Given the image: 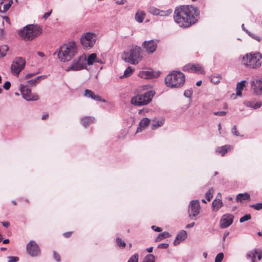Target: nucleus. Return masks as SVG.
I'll list each match as a JSON object with an SVG mask.
<instances>
[{"instance_id":"nucleus-15","label":"nucleus","mask_w":262,"mask_h":262,"mask_svg":"<svg viewBox=\"0 0 262 262\" xmlns=\"http://www.w3.org/2000/svg\"><path fill=\"white\" fill-rule=\"evenodd\" d=\"M233 219L234 216L231 214H225L223 215L220 220V227L222 229L228 227L233 223Z\"/></svg>"},{"instance_id":"nucleus-47","label":"nucleus","mask_w":262,"mask_h":262,"mask_svg":"<svg viewBox=\"0 0 262 262\" xmlns=\"http://www.w3.org/2000/svg\"><path fill=\"white\" fill-rule=\"evenodd\" d=\"M192 94V90L191 89L185 90L184 93V95L185 96V97L188 98H191Z\"/></svg>"},{"instance_id":"nucleus-41","label":"nucleus","mask_w":262,"mask_h":262,"mask_svg":"<svg viewBox=\"0 0 262 262\" xmlns=\"http://www.w3.org/2000/svg\"><path fill=\"white\" fill-rule=\"evenodd\" d=\"M246 33L253 39L257 40L258 42L260 41L261 38L259 36L249 32L248 30H246Z\"/></svg>"},{"instance_id":"nucleus-30","label":"nucleus","mask_w":262,"mask_h":262,"mask_svg":"<svg viewBox=\"0 0 262 262\" xmlns=\"http://www.w3.org/2000/svg\"><path fill=\"white\" fill-rule=\"evenodd\" d=\"M44 77H45V76L43 75L37 76L34 79L27 81V83L30 86L35 85L39 82L40 79Z\"/></svg>"},{"instance_id":"nucleus-31","label":"nucleus","mask_w":262,"mask_h":262,"mask_svg":"<svg viewBox=\"0 0 262 262\" xmlns=\"http://www.w3.org/2000/svg\"><path fill=\"white\" fill-rule=\"evenodd\" d=\"M96 60V54L95 53H92L89 55L88 58H86V62L88 65H92L94 62L95 60Z\"/></svg>"},{"instance_id":"nucleus-4","label":"nucleus","mask_w":262,"mask_h":262,"mask_svg":"<svg viewBox=\"0 0 262 262\" xmlns=\"http://www.w3.org/2000/svg\"><path fill=\"white\" fill-rule=\"evenodd\" d=\"M261 58L262 54L260 52L247 53L243 56L241 63L247 68L257 69L261 65Z\"/></svg>"},{"instance_id":"nucleus-26","label":"nucleus","mask_w":262,"mask_h":262,"mask_svg":"<svg viewBox=\"0 0 262 262\" xmlns=\"http://www.w3.org/2000/svg\"><path fill=\"white\" fill-rule=\"evenodd\" d=\"M230 149V146L226 145L223 146L219 147L216 152L221 154L222 156H224Z\"/></svg>"},{"instance_id":"nucleus-25","label":"nucleus","mask_w":262,"mask_h":262,"mask_svg":"<svg viewBox=\"0 0 262 262\" xmlns=\"http://www.w3.org/2000/svg\"><path fill=\"white\" fill-rule=\"evenodd\" d=\"M223 206V202L220 199H215L212 203V209L214 211H218Z\"/></svg>"},{"instance_id":"nucleus-48","label":"nucleus","mask_w":262,"mask_h":262,"mask_svg":"<svg viewBox=\"0 0 262 262\" xmlns=\"http://www.w3.org/2000/svg\"><path fill=\"white\" fill-rule=\"evenodd\" d=\"M127 262H138V254H134L128 260Z\"/></svg>"},{"instance_id":"nucleus-5","label":"nucleus","mask_w":262,"mask_h":262,"mask_svg":"<svg viewBox=\"0 0 262 262\" xmlns=\"http://www.w3.org/2000/svg\"><path fill=\"white\" fill-rule=\"evenodd\" d=\"M42 32L40 26L37 25H28L19 30L18 34L25 40H32L39 36Z\"/></svg>"},{"instance_id":"nucleus-34","label":"nucleus","mask_w":262,"mask_h":262,"mask_svg":"<svg viewBox=\"0 0 262 262\" xmlns=\"http://www.w3.org/2000/svg\"><path fill=\"white\" fill-rule=\"evenodd\" d=\"M170 236V234L167 232H164L160 233L156 239V242H159L164 238H167Z\"/></svg>"},{"instance_id":"nucleus-18","label":"nucleus","mask_w":262,"mask_h":262,"mask_svg":"<svg viewBox=\"0 0 262 262\" xmlns=\"http://www.w3.org/2000/svg\"><path fill=\"white\" fill-rule=\"evenodd\" d=\"M84 96L88 98H90L95 101L100 102H105V100L102 99L100 96L96 95L94 92L91 90L86 89L84 91Z\"/></svg>"},{"instance_id":"nucleus-62","label":"nucleus","mask_w":262,"mask_h":262,"mask_svg":"<svg viewBox=\"0 0 262 262\" xmlns=\"http://www.w3.org/2000/svg\"><path fill=\"white\" fill-rule=\"evenodd\" d=\"M34 75V74H33V73H29V74H28L26 75V76H25V79H29L31 77H32Z\"/></svg>"},{"instance_id":"nucleus-16","label":"nucleus","mask_w":262,"mask_h":262,"mask_svg":"<svg viewBox=\"0 0 262 262\" xmlns=\"http://www.w3.org/2000/svg\"><path fill=\"white\" fill-rule=\"evenodd\" d=\"M184 71L188 72H194L198 74H204L205 73L203 68L199 64H188L183 68Z\"/></svg>"},{"instance_id":"nucleus-24","label":"nucleus","mask_w":262,"mask_h":262,"mask_svg":"<svg viewBox=\"0 0 262 262\" xmlns=\"http://www.w3.org/2000/svg\"><path fill=\"white\" fill-rule=\"evenodd\" d=\"M236 201L242 203L243 201H250V195L247 192L239 193L236 196Z\"/></svg>"},{"instance_id":"nucleus-21","label":"nucleus","mask_w":262,"mask_h":262,"mask_svg":"<svg viewBox=\"0 0 262 262\" xmlns=\"http://www.w3.org/2000/svg\"><path fill=\"white\" fill-rule=\"evenodd\" d=\"M187 235V232L185 230H182L176 236V239L173 242V244L175 246L179 244L180 242L183 241L186 238Z\"/></svg>"},{"instance_id":"nucleus-63","label":"nucleus","mask_w":262,"mask_h":262,"mask_svg":"<svg viewBox=\"0 0 262 262\" xmlns=\"http://www.w3.org/2000/svg\"><path fill=\"white\" fill-rule=\"evenodd\" d=\"M258 256H257V259L260 260L262 258V252H258Z\"/></svg>"},{"instance_id":"nucleus-27","label":"nucleus","mask_w":262,"mask_h":262,"mask_svg":"<svg viewBox=\"0 0 262 262\" xmlns=\"http://www.w3.org/2000/svg\"><path fill=\"white\" fill-rule=\"evenodd\" d=\"M248 107L253 109H257L261 107V102L260 101L255 102L254 101H248L246 103Z\"/></svg>"},{"instance_id":"nucleus-29","label":"nucleus","mask_w":262,"mask_h":262,"mask_svg":"<svg viewBox=\"0 0 262 262\" xmlns=\"http://www.w3.org/2000/svg\"><path fill=\"white\" fill-rule=\"evenodd\" d=\"M145 16V13L143 11H138L135 15V19L138 23L143 22Z\"/></svg>"},{"instance_id":"nucleus-3","label":"nucleus","mask_w":262,"mask_h":262,"mask_svg":"<svg viewBox=\"0 0 262 262\" xmlns=\"http://www.w3.org/2000/svg\"><path fill=\"white\" fill-rule=\"evenodd\" d=\"M185 81L184 74L180 71H173L165 78V83L167 86L171 88L182 87Z\"/></svg>"},{"instance_id":"nucleus-61","label":"nucleus","mask_w":262,"mask_h":262,"mask_svg":"<svg viewBox=\"0 0 262 262\" xmlns=\"http://www.w3.org/2000/svg\"><path fill=\"white\" fill-rule=\"evenodd\" d=\"M194 224H195V223H194V222H192V223H191L188 224H187V225H186V228H191V227H193V226H194Z\"/></svg>"},{"instance_id":"nucleus-6","label":"nucleus","mask_w":262,"mask_h":262,"mask_svg":"<svg viewBox=\"0 0 262 262\" xmlns=\"http://www.w3.org/2000/svg\"><path fill=\"white\" fill-rule=\"evenodd\" d=\"M142 49L137 46H133L128 51H124L122 55V59L124 61L136 64L142 59Z\"/></svg>"},{"instance_id":"nucleus-22","label":"nucleus","mask_w":262,"mask_h":262,"mask_svg":"<svg viewBox=\"0 0 262 262\" xmlns=\"http://www.w3.org/2000/svg\"><path fill=\"white\" fill-rule=\"evenodd\" d=\"M95 121L94 117L85 116L81 119V123L84 127H86L91 123L95 122Z\"/></svg>"},{"instance_id":"nucleus-36","label":"nucleus","mask_w":262,"mask_h":262,"mask_svg":"<svg viewBox=\"0 0 262 262\" xmlns=\"http://www.w3.org/2000/svg\"><path fill=\"white\" fill-rule=\"evenodd\" d=\"M164 120L161 119L158 120L155 122V123H153L151 124V127L152 129H155L158 127H160L163 125L164 124Z\"/></svg>"},{"instance_id":"nucleus-38","label":"nucleus","mask_w":262,"mask_h":262,"mask_svg":"<svg viewBox=\"0 0 262 262\" xmlns=\"http://www.w3.org/2000/svg\"><path fill=\"white\" fill-rule=\"evenodd\" d=\"M172 10L171 9L166 10H162L160 9L159 15L161 16H167L171 14Z\"/></svg>"},{"instance_id":"nucleus-40","label":"nucleus","mask_w":262,"mask_h":262,"mask_svg":"<svg viewBox=\"0 0 262 262\" xmlns=\"http://www.w3.org/2000/svg\"><path fill=\"white\" fill-rule=\"evenodd\" d=\"M213 191L214 190L213 188H210L206 193L205 197L208 201H210L211 199L212 198Z\"/></svg>"},{"instance_id":"nucleus-11","label":"nucleus","mask_w":262,"mask_h":262,"mask_svg":"<svg viewBox=\"0 0 262 262\" xmlns=\"http://www.w3.org/2000/svg\"><path fill=\"white\" fill-rule=\"evenodd\" d=\"M200 210V205L198 200L191 201L188 206V214L189 217L195 220L196 216L199 214Z\"/></svg>"},{"instance_id":"nucleus-19","label":"nucleus","mask_w":262,"mask_h":262,"mask_svg":"<svg viewBox=\"0 0 262 262\" xmlns=\"http://www.w3.org/2000/svg\"><path fill=\"white\" fill-rule=\"evenodd\" d=\"M12 4V0H0V13H5L9 9Z\"/></svg>"},{"instance_id":"nucleus-43","label":"nucleus","mask_w":262,"mask_h":262,"mask_svg":"<svg viewBox=\"0 0 262 262\" xmlns=\"http://www.w3.org/2000/svg\"><path fill=\"white\" fill-rule=\"evenodd\" d=\"M249 206L256 210H260L262 209V203H257L256 204H251Z\"/></svg>"},{"instance_id":"nucleus-14","label":"nucleus","mask_w":262,"mask_h":262,"mask_svg":"<svg viewBox=\"0 0 262 262\" xmlns=\"http://www.w3.org/2000/svg\"><path fill=\"white\" fill-rule=\"evenodd\" d=\"M158 42V40L145 41L142 43V47L148 54H151L156 51Z\"/></svg>"},{"instance_id":"nucleus-64","label":"nucleus","mask_w":262,"mask_h":262,"mask_svg":"<svg viewBox=\"0 0 262 262\" xmlns=\"http://www.w3.org/2000/svg\"><path fill=\"white\" fill-rule=\"evenodd\" d=\"M236 95L238 96H242V90H236Z\"/></svg>"},{"instance_id":"nucleus-49","label":"nucleus","mask_w":262,"mask_h":262,"mask_svg":"<svg viewBox=\"0 0 262 262\" xmlns=\"http://www.w3.org/2000/svg\"><path fill=\"white\" fill-rule=\"evenodd\" d=\"M8 262H17L18 261L19 258L16 256H9Z\"/></svg>"},{"instance_id":"nucleus-52","label":"nucleus","mask_w":262,"mask_h":262,"mask_svg":"<svg viewBox=\"0 0 262 262\" xmlns=\"http://www.w3.org/2000/svg\"><path fill=\"white\" fill-rule=\"evenodd\" d=\"M11 86V83L9 81H7L5 82L3 88L6 90H8L10 89Z\"/></svg>"},{"instance_id":"nucleus-42","label":"nucleus","mask_w":262,"mask_h":262,"mask_svg":"<svg viewBox=\"0 0 262 262\" xmlns=\"http://www.w3.org/2000/svg\"><path fill=\"white\" fill-rule=\"evenodd\" d=\"M116 243L119 247L124 248L126 246L125 242L120 237H117L116 238Z\"/></svg>"},{"instance_id":"nucleus-7","label":"nucleus","mask_w":262,"mask_h":262,"mask_svg":"<svg viewBox=\"0 0 262 262\" xmlns=\"http://www.w3.org/2000/svg\"><path fill=\"white\" fill-rule=\"evenodd\" d=\"M155 94L154 91L150 90L144 94L137 95L132 98L130 102L137 106L147 105L151 101Z\"/></svg>"},{"instance_id":"nucleus-46","label":"nucleus","mask_w":262,"mask_h":262,"mask_svg":"<svg viewBox=\"0 0 262 262\" xmlns=\"http://www.w3.org/2000/svg\"><path fill=\"white\" fill-rule=\"evenodd\" d=\"M251 218V216L250 214H247L245 215H244L243 216H242L240 219H239V222L240 223H243L245 221H247L249 220H250Z\"/></svg>"},{"instance_id":"nucleus-9","label":"nucleus","mask_w":262,"mask_h":262,"mask_svg":"<svg viewBox=\"0 0 262 262\" xmlns=\"http://www.w3.org/2000/svg\"><path fill=\"white\" fill-rule=\"evenodd\" d=\"M86 56L82 55L74 59L71 64L66 69V71L67 72L70 71H79L83 69H86Z\"/></svg>"},{"instance_id":"nucleus-8","label":"nucleus","mask_w":262,"mask_h":262,"mask_svg":"<svg viewBox=\"0 0 262 262\" xmlns=\"http://www.w3.org/2000/svg\"><path fill=\"white\" fill-rule=\"evenodd\" d=\"M97 35L92 32L84 33L80 38V43L84 49H91L95 45Z\"/></svg>"},{"instance_id":"nucleus-17","label":"nucleus","mask_w":262,"mask_h":262,"mask_svg":"<svg viewBox=\"0 0 262 262\" xmlns=\"http://www.w3.org/2000/svg\"><path fill=\"white\" fill-rule=\"evenodd\" d=\"M251 86L254 93L259 95L262 94V77L260 79H255L251 81Z\"/></svg>"},{"instance_id":"nucleus-33","label":"nucleus","mask_w":262,"mask_h":262,"mask_svg":"<svg viewBox=\"0 0 262 262\" xmlns=\"http://www.w3.org/2000/svg\"><path fill=\"white\" fill-rule=\"evenodd\" d=\"M134 71V69L131 67H128L127 68V69L125 70L124 72V75L123 76H121L120 77V78H122L123 77H129L132 75V74Z\"/></svg>"},{"instance_id":"nucleus-23","label":"nucleus","mask_w":262,"mask_h":262,"mask_svg":"<svg viewBox=\"0 0 262 262\" xmlns=\"http://www.w3.org/2000/svg\"><path fill=\"white\" fill-rule=\"evenodd\" d=\"M150 120L147 118H143L139 122V126L137 127L136 133L140 132L145 127L147 126L149 123Z\"/></svg>"},{"instance_id":"nucleus-44","label":"nucleus","mask_w":262,"mask_h":262,"mask_svg":"<svg viewBox=\"0 0 262 262\" xmlns=\"http://www.w3.org/2000/svg\"><path fill=\"white\" fill-rule=\"evenodd\" d=\"M245 80H242L241 82H238L236 84V90H239L242 91L245 86Z\"/></svg>"},{"instance_id":"nucleus-20","label":"nucleus","mask_w":262,"mask_h":262,"mask_svg":"<svg viewBox=\"0 0 262 262\" xmlns=\"http://www.w3.org/2000/svg\"><path fill=\"white\" fill-rule=\"evenodd\" d=\"M160 72H157L156 74L152 71H141L139 73V76L142 78L148 79L157 77L159 76Z\"/></svg>"},{"instance_id":"nucleus-12","label":"nucleus","mask_w":262,"mask_h":262,"mask_svg":"<svg viewBox=\"0 0 262 262\" xmlns=\"http://www.w3.org/2000/svg\"><path fill=\"white\" fill-rule=\"evenodd\" d=\"M19 89L22 97L27 101H36L39 99L38 95L32 93L31 90L27 85L21 84Z\"/></svg>"},{"instance_id":"nucleus-50","label":"nucleus","mask_w":262,"mask_h":262,"mask_svg":"<svg viewBox=\"0 0 262 262\" xmlns=\"http://www.w3.org/2000/svg\"><path fill=\"white\" fill-rule=\"evenodd\" d=\"M53 257H54V259L57 262H60V256L55 251H54V252H53Z\"/></svg>"},{"instance_id":"nucleus-35","label":"nucleus","mask_w":262,"mask_h":262,"mask_svg":"<svg viewBox=\"0 0 262 262\" xmlns=\"http://www.w3.org/2000/svg\"><path fill=\"white\" fill-rule=\"evenodd\" d=\"M160 9L153 7L149 6L148 8V12L152 15L158 16L159 14Z\"/></svg>"},{"instance_id":"nucleus-28","label":"nucleus","mask_w":262,"mask_h":262,"mask_svg":"<svg viewBox=\"0 0 262 262\" xmlns=\"http://www.w3.org/2000/svg\"><path fill=\"white\" fill-rule=\"evenodd\" d=\"M222 76L221 74H215L210 77V80L211 82L215 84H219L220 82Z\"/></svg>"},{"instance_id":"nucleus-58","label":"nucleus","mask_w":262,"mask_h":262,"mask_svg":"<svg viewBox=\"0 0 262 262\" xmlns=\"http://www.w3.org/2000/svg\"><path fill=\"white\" fill-rule=\"evenodd\" d=\"M72 232H67L63 233V236L66 237L68 238L71 236L72 235Z\"/></svg>"},{"instance_id":"nucleus-54","label":"nucleus","mask_w":262,"mask_h":262,"mask_svg":"<svg viewBox=\"0 0 262 262\" xmlns=\"http://www.w3.org/2000/svg\"><path fill=\"white\" fill-rule=\"evenodd\" d=\"M169 244L167 243H162L158 245V248L160 249H166L168 247Z\"/></svg>"},{"instance_id":"nucleus-59","label":"nucleus","mask_w":262,"mask_h":262,"mask_svg":"<svg viewBox=\"0 0 262 262\" xmlns=\"http://www.w3.org/2000/svg\"><path fill=\"white\" fill-rule=\"evenodd\" d=\"M126 2L125 0L117 1L116 3L118 5H123Z\"/></svg>"},{"instance_id":"nucleus-2","label":"nucleus","mask_w":262,"mask_h":262,"mask_svg":"<svg viewBox=\"0 0 262 262\" xmlns=\"http://www.w3.org/2000/svg\"><path fill=\"white\" fill-rule=\"evenodd\" d=\"M77 53V47L74 41L69 42L62 45L59 51H56L54 55L57 54L58 58L62 62L70 61Z\"/></svg>"},{"instance_id":"nucleus-13","label":"nucleus","mask_w":262,"mask_h":262,"mask_svg":"<svg viewBox=\"0 0 262 262\" xmlns=\"http://www.w3.org/2000/svg\"><path fill=\"white\" fill-rule=\"evenodd\" d=\"M26 249L29 255L32 257L37 256L40 254L39 246L34 241H31L27 245Z\"/></svg>"},{"instance_id":"nucleus-1","label":"nucleus","mask_w":262,"mask_h":262,"mask_svg":"<svg viewBox=\"0 0 262 262\" xmlns=\"http://www.w3.org/2000/svg\"><path fill=\"white\" fill-rule=\"evenodd\" d=\"M199 11L192 6H181L175 9L173 18L180 27L187 28L198 20Z\"/></svg>"},{"instance_id":"nucleus-39","label":"nucleus","mask_w":262,"mask_h":262,"mask_svg":"<svg viewBox=\"0 0 262 262\" xmlns=\"http://www.w3.org/2000/svg\"><path fill=\"white\" fill-rule=\"evenodd\" d=\"M143 262H155V256L152 254H147L144 257Z\"/></svg>"},{"instance_id":"nucleus-51","label":"nucleus","mask_w":262,"mask_h":262,"mask_svg":"<svg viewBox=\"0 0 262 262\" xmlns=\"http://www.w3.org/2000/svg\"><path fill=\"white\" fill-rule=\"evenodd\" d=\"M227 114V112L225 111H219V112H213V114L216 116H225Z\"/></svg>"},{"instance_id":"nucleus-53","label":"nucleus","mask_w":262,"mask_h":262,"mask_svg":"<svg viewBox=\"0 0 262 262\" xmlns=\"http://www.w3.org/2000/svg\"><path fill=\"white\" fill-rule=\"evenodd\" d=\"M232 133L236 136H239V134L238 133L237 130L236 129V125H234L233 126V127L232 128Z\"/></svg>"},{"instance_id":"nucleus-10","label":"nucleus","mask_w":262,"mask_h":262,"mask_svg":"<svg viewBox=\"0 0 262 262\" xmlns=\"http://www.w3.org/2000/svg\"><path fill=\"white\" fill-rule=\"evenodd\" d=\"M26 66V61L22 57H17L13 61L11 66V73L18 76L20 72L24 70Z\"/></svg>"},{"instance_id":"nucleus-56","label":"nucleus","mask_w":262,"mask_h":262,"mask_svg":"<svg viewBox=\"0 0 262 262\" xmlns=\"http://www.w3.org/2000/svg\"><path fill=\"white\" fill-rule=\"evenodd\" d=\"M51 12L52 11L51 10L50 12L45 13L43 16V18H45V19L48 18L50 16V15L51 14Z\"/></svg>"},{"instance_id":"nucleus-60","label":"nucleus","mask_w":262,"mask_h":262,"mask_svg":"<svg viewBox=\"0 0 262 262\" xmlns=\"http://www.w3.org/2000/svg\"><path fill=\"white\" fill-rule=\"evenodd\" d=\"M2 224L4 227L6 228L10 226V223L8 222H3L2 223Z\"/></svg>"},{"instance_id":"nucleus-55","label":"nucleus","mask_w":262,"mask_h":262,"mask_svg":"<svg viewBox=\"0 0 262 262\" xmlns=\"http://www.w3.org/2000/svg\"><path fill=\"white\" fill-rule=\"evenodd\" d=\"M151 229L157 232H161L162 230V229L161 228L157 227L155 225H152L151 226Z\"/></svg>"},{"instance_id":"nucleus-57","label":"nucleus","mask_w":262,"mask_h":262,"mask_svg":"<svg viewBox=\"0 0 262 262\" xmlns=\"http://www.w3.org/2000/svg\"><path fill=\"white\" fill-rule=\"evenodd\" d=\"M229 232H226L224 233L223 237V245H224V243L225 241L226 237L229 235Z\"/></svg>"},{"instance_id":"nucleus-37","label":"nucleus","mask_w":262,"mask_h":262,"mask_svg":"<svg viewBox=\"0 0 262 262\" xmlns=\"http://www.w3.org/2000/svg\"><path fill=\"white\" fill-rule=\"evenodd\" d=\"M9 48L7 45H3L0 46V57H4L6 55Z\"/></svg>"},{"instance_id":"nucleus-45","label":"nucleus","mask_w":262,"mask_h":262,"mask_svg":"<svg viewBox=\"0 0 262 262\" xmlns=\"http://www.w3.org/2000/svg\"><path fill=\"white\" fill-rule=\"evenodd\" d=\"M224 258V254L222 252L218 253L215 258V262H222Z\"/></svg>"},{"instance_id":"nucleus-32","label":"nucleus","mask_w":262,"mask_h":262,"mask_svg":"<svg viewBox=\"0 0 262 262\" xmlns=\"http://www.w3.org/2000/svg\"><path fill=\"white\" fill-rule=\"evenodd\" d=\"M258 253V251L256 249L249 251L247 254L246 257L247 258H251V260H255L256 257V254Z\"/></svg>"}]
</instances>
